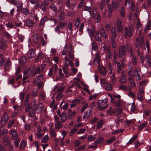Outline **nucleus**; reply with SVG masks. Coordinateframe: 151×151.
<instances>
[{"label": "nucleus", "instance_id": "f257e3e1", "mask_svg": "<svg viewBox=\"0 0 151 151\" xmlns=\"http://www.w3.org/2000/svg\"><path fill=\"white\" fill-rule=\"evenodd\" d=\"M28 101L29 99L25 98L24 102L26 106L25 111L27 112H29V115L32 117L34 115L35 110L37 109V104L34 101L30 103H28Z\"/></svg>", "mask_w": 151, "mask_h": 151}, {"label": "nucleus", "instance_id": "f03ea898", "mask_svg": "<svg viewBox=\"0 0 151 151\" xmlns=\"http://www.w3.org/2000/svg\"><path fill=\"white\" fill-rule=\"evenodd\" d=\"M65 60L64 66L63 68V72L65 74H67L68 73V70L67 68L68 67L69 65L72 67L73 66V62L70 60L67 57H65Z\"/></svg>", "mask_w": 151, "mask_h": 151}, {"label": "nucleus", "instance_id": "7ed1b4c3", "mask_svg": "<svg viewBox=\"0 0 151 151\" xmlns=\"http://www.w3.org/2000/svg\"><path fill=\"white\" fill-rule=\"evenodd\" d=\"M111 33L112 35V36L111 38V42L112 44V47L114 48L116 47V44L115 41V38L116 36V31L115 28L112 27L111 29Z\"/></svg>", "mask_w": 151, "mask_h": 151}, {"label": "nucleus", "instance_id": "20e7f679", "mask_svg": "<svg viewBox=\"0 0 151 151\" xmlns=\"http://www.w3.org/2000/svg\"><path fill=\"white\" fill-rule=\"evenodd\" d=\"M119 81L121 84H124L127 81V79L125 77V74L123 70L121 74L119 77Z\"/></svg>", "mask_w": 151, "mask_h": 151}, {"label": "nucleus", "instance_id": "39448f33", "mask_svg": "<svg viewBox=\"0 0 151 151\" xmlns=\"http://www.w3.org/2000/svg\"><path fill=\"white\" fill-rule=\"evenodd\" d=\"M126 54V47L124 45L120 46L119 51V56L121 57L123 55H125Z\"/></svg>", "mask_w": 151, "mask_h": 151}, {"label": "nucleus", "instance_id": "423d86ee", "mask_svg": "<svg viewBox=\"0 0 151 151\" xmlns=\"http://www.w3.org/2000/svg\"><path fill=\"white\" fill-rule=\"evenodd\" d=\"M125 34L124 37L126 38L127 37V35H128L129 37H131L132 35V28H129L128 30L127 27H125L124 28Z\"/></svg>", "mask_w": 151, "mask_h": 151}, {"label": "nucleus", "instance_id": "0eeeda50", "mask_svg": "<svg viewBox=\"0 0 151 151\" xmlns=\"http://www.w3.org/2000/svg\"><path fill=\"white\" fill-rule=\"evenodd\" d=\"M116 24L117 32H122L123 30V27L122 22L120 19H118L117 20Z\"/></svg>", "mask_w": 151, "mask_h": 151}, {"label": "nucleus", "instance_id": "6e6552de", "mask_svg": "<svg viewBox=\"0 0 151 151\" xmlns=\"http://www.w3.org/2000/svg\"><path fill=\"white\" fill-rule=\"evenodd\" d=\"M8 118L9 116L7 113L4 112L1 121V124L3 125L5 124L8 120Z\"/></svg>", "mask_w": 151, "mask_h": 151}, {"label": "nucleus", "instance_id": "1a4fd4ad", "mask_svg": "<svg viewBox=\"0 0 151 151\" xmlns=\"http://www.w3.org/2000/svg\"><path fill=\"white\" fill-rule=\"evenodd\" d=\"M13 4L16 6L17 8V11H19L22 7V4L19 1H16L15 2L12 3Z\"/></svg>", "mask_w": 151, "mask_h": 151}, {"label": "nucleus", "instance_id": "9d476101", "mask_svg": "<svg viewBox=\"0 0 151 151\" xmlns=\"http://www.w3.org/2000/svg\"><path fill=\"white\" fill-rule=\"evenodd\" d=\"M44 78V75L42 74L37 76L33 81V83L34 84H36L38 82L42 81H41L43 80Z\"/></svg>", "mask_w": 151, "mask_h": 151}, {"label": "nucleus", "instance_id": "9b49d317", "mask_svg": "<svg viewBox=\"0 0 151 151\" xmlns=\"http://www.w3.org/2000/svg\"><path fill=\"white\" fill-rule=\"evenodd\" d=\"M107 101L108 99L106 98L103 100H100L98 101L97 105L98 107L102 106L106 104L107 103Z\"/></svg>", "mask_w": 151, "mask_h": 151}, {"label": "nucleus", "instance_id": "f8f14e48", "mask_svg": "<svg viewBox=\"0 0 151 151\" xmlns=\"http://www.w3.org/2000/svg\"><path fill=\"white\" fill-rule=\"evenodd\" d=\"M100 53L99 52H97L96 54L95 58L93 59V63L95 64V62L96 61L98 65H100Z\"/></svg>", "mask_w": 151, "mask_h": 151}, {"label": "nucleus", "instance_id": "ddd939ff", "mask_svg": "<svg viewBox=\"0 0 151 151\" xmlns=\"http://www.w3.org/2000/svg\"><path fill=\"white\" fill-rule=\"evenodd\" d=\"M107 58L109 60H111L113 57V54L111 52L110 48L109 46L107 47Z\"/></svg>", "mask_w": 151, "mask_h": 151}, {"label": "nucleus", "instance_id": "4468645a", "mask_svg": "<svg viewBox=\"0 0 151 151\" xmlns=\"http://www.w3.org/2000/svg\"><path fill=\"white\" fill-rule=\"evenodd\" d=\"M10 133L12 136V139H15L18 138V134L17 132L14 130H12L10 131Z\"/></svg>", "mask_w": 151, "mask_h": 151}, {"label": "nucleus", "instance_id": "2eb2a0df", "mask_svg": "<svg viewBox=\"0 0 151 151\" xmlns=\"http://www.w3.org/2000/svg\"><path fill=\"white\" fill-rule=\"evenodd\" d=\"M11 65V62L8 59L5 62L4 65V68L5 70H9Z\"/></svg>", "mask_w": 151, "mask_h": 151}, {"label": "nucleus", "instance_id": "dca6fc26", "mask_svg": "<svg viewBox=\"0 0 151 151\" xmlns=\"http://www.w3.org/2000/svg\"><path fill=\"white\" fill-rule=\"evenodd\" d=\"M27 55L28 58L30 59L35 57V54L34 51L32 49L29 50L28 52Z\"/></svg>", "mask_w": 151, "mask_h": 151}, {"label": "nucleus", "instance_id": "f3484780", "mask_svg": "<svg viewBox=\"0 0 151 151\" xmlns=\"http://www.w3.org/2000/svg\"><path fill=\"white\" fill-rule=\"evenodd\" d=\"M68 56L71 60L74 59L75 58L74 55L72 47L70 48V50L68 51Z\"/></svg>", "mask_w": 151, "mask_h": 151}, {"label": "nucleus", "instance_id": "a211bd4d", "mask_svg": "<svg viewBox=\"0 0 151 151\" xmlns=\"http://www.w3.org/2000/svg\"><path fill=\"white\" fill-rule=\"evenodd\" d=\"M112 7L114 9H117L119 6L120 4L117 1H113L112 2Z\"/></svg>", "mask_w": 151, "mask_h": 151}, {"label": "nucleus", "instance_id": "6ab92c4d", "mask_svg": "<svg viewBox=\"0 0 151 151\" xmlns=\"http://www.w3.org/2000/svg\"><path fill=\"white\" fill-rule=\"evenodd\" d=\"M92 111L90 110H88L86 111L84 115H83V119H85L91 115Z\"/></svg>", "mask_w": 151, "mask_h": 151}, {"label": "nucleus", "instance_id": "aec40b11", "mask_svg": "<svg viewBox=\"0 0 151 151\" xmlns=\"http://www.w3.org/2000/svg\"><path fill=\"white\" fill-rule=\"evenodd\" d=\"M98 70L100 73L102 75H105L106 73V70L105 68L104 67H99Z\"/></svg>", "mask_w": 151, "mask_h": 151}, {"label": "nucleus", "instance_id": "412c9836", "mask_svg": "<svg viewBox=\"0 0 151 151\" xmlns=\"http://www.w3.org/2000/svg\"><path fill=\"white\" fill-rule=\"evenodd\" d=\"M34 22L31 20H27L25 21V25L28 27H31L34 25Z\"/></svg>", "mask_w": 151, "mask_h": 151}, {"label": "nucleus", "instance_id": "4be33fe9", "mask_svg": "<svg viewBox=\"0 0 151 151\" xmlns=\"http://www.w3.org/2000/svg\"><path fill=\"white\" fill-rule=\"evenodd\" d=\"M61 118V120L62 122H65L67 120V116L65 112L62 113L61 115L59 116Z\"/></svg>", "mask_w": 151, "mask_h": 151}, {"label": "nucleus", "instance_id": "5701e85b", "mask_svg": "<svg viewBox=\"0 0 151 151\" xmlns=\"http://www.w3.org/2000/svg\"><path fill=\"white\" fill-rule=\"evenodd\" d=\"M88 33L91 37L93 36L94 35L95 33V30L94 27H92L91 29H89Z\"/></svg>", "mask_w": 151, "mask_h": 151}, {"label": "nucleus", "instance_id": "b1692460", "mask_svg": "<svg viewBox=\"0 0 151 151\" xmlns=\"http://www.w3.org/2000/svg\"><path fill=\"white\" fill-rule=\"evenodd\" d=\"M129 81L132 87H136V84L134 82V80L131 78H128Z\"/></svg>", "mask_w": 151, "mask_h": 151}, {"label": "nucleus", "instance_id": "393cba45", "mask_svg": "<svg viewBox=\"0 0 151 151\" xmlns=\"http://www.w3.org/2000/svg\"><path fill=\"white\" fill-rule=\"evenodd\" d=\"M146 62L147 65L150 66L151 65V58L148 55H147L145 57Z\"/></svg>", "mask_w": 151, "mask_h": 151}, {"label": "nucleus", "instance_id": "a878e982", "mask_svg": "<svg viewBox=\"0 0 151 151\" xmlns=\"http://www.w3.org/2000/svg\"><path fill=\"white\" fill-rule=\"evenodd\" d=\"M40 68L39 66H38L35 68V71L32 75V76H34L36 74L40 73Z\"/></svg>", "mask_w": 151, "mask_h": 151}, {"label": "nucleus", "instance_id": "bb28decb", "mask_svg": "<svg viewBox=\"0 0 151 151\" xmlns=\"http://www.w3.org/2000/svg\"><path fill=\"white\" fill-rule=\"evenodd\" d=\"M50 136L52 137H55L56 136V134L55 130L52 128H50Z\"/></svg>", "mask_w": 151, "mask_h": 151}, {"label": "nucleus", "instance_id": "cd10ccee", "mask_svg": "<svg viewBox=\"0 0 151 151\" xmlns=\"http://www.w3.org/2000/svg\"><path fill=\"white\" fill-rule=\"evenodd\" d=\"M116 113L115 111L111 107H109L107 111V114L109 115H111Z\"/></svg>", "mask_w": 151, "mask_h": 151}, {"label": "nucleus", "instance_id": "c85d7f7f", "mask_svg": "<svg viewBox=\"0 0 151 151\" xmlns=\"http://www.w3.org/2000/svg\"><path fill=\"white\" fill-rule=\"evenodd\" d=\"M100 32L101 35L102 37H103L105 38H106L107 37L106 35V34L105 31L103 28H101L100 30Z\"/></svg>", "mask_w": 151, "mask_h": 151}, {"label": "nucleus", "instance_id": "c756f323", "mask_svg": "<svg viewBox=\"0 0 151 151\" xmlns=\"http://www.w3.org/2000/svg\"><path fill=\"white\" fill-rule=\"evenodd\" d=\"M65 15V13L63 11L60 14L58 17V19L60 20H62L64 19Z\"/></svg>", "mask_w": 151, "mask_h": 151}, {"label": "nucleus", "instance_id": "7c9ffc66", "mask_svg": "<svg viewBox=\"0 0 151 151\" xmlns=\"http://www.w3.org/2000/svg\"><path fill=\"white\" fill-rule=\"evenodd\" d=\"M50 8L55 12L56 13L58 10L56 6L53 4H50Z\"/></svg>", "mask_w": 151, "mask_h": 151}, {"label": "nucleus", "instance_id": "2f4dec72", "mask_svg": "<svg viewBox=\"0 0 151 151\" xmlns=\"http://www.w3.org/2000/svg\"><path fill=\"white\" fill-rule=\"evenodd\" d=\"M14 140L13 144L15 145L16 148H17L19 145L20 142L19 139L18 138L15 139H13Z\"/></svg>", "mask_w": 151, "mask_h": 151}, {"label": "nucleus", "instance_id": "473e14b6", "mask_svg": "<svg viewBox=\"0 0 151 151\" xmlns=\"http://www.w3.org/2000/svg\"><path fill=\"white\" fill-rule=\"evenodd\" d=\"M2 142L5 145H7L10 143L9 139L7 137H4L3 139Z\"/></svg>", "mask_w": 151, "mask_h": 151}, {"label": "nucleus", "instance_id": "72a5a7b5", "mask_svg": "<svg viewBox=\"0 0 151 151\" xmlns=\"http://www.w3.org/2000/svg\"><path fill=\"white\" fill-rule=\"evenodd\" d=\"M55 129H60L63 126L62 124L60 122H59L58 123H55Z\"/></svg>", "mask_w": 151, "mask_h": 151}, {"label": "nucleus", "instance_id": "f704fd0d", "mask_svg": "<svg viewBox=\"0 0 151 151\" xmlns=\"http://www.w3.org/2000/svg\"><path fill=\"white\" fill-rule=\"evenodd\" d=\"M47 19V17L46 16H44L40 20V25H43Z\"/></svg>", "mask_w": 151, "mask_h": 151}, {"label": "nucleus", "instance_id": "c9c22d12", "mask_svg": "<svg viewBox=\"0 0 151 151\" xmlns=\"http://www.w3.org/2000/svg\"><path fill=\"white\" fill-rule=\"evenodd\" d=\"M78 102L79 103V101L77 100H74L72 101V104H70V107L72 108L76 107L77 105V102Z\"/></svg>", "mask_w": 151, "mask_h": 151}, {"label": "nucleus", "instance_id": "e433bc0d", "mask_svg": "<svg viewBox=\"0 0 151 151\" xmlns=\"http://www.w3.org/2000/svg\"><path fill=\"white\" fill-rule=\"evenodd\" d=\"M151 26V20L149 21L145 29V31L146 33L147 32V31Z\"/></svg>", "mask_w": 151, "mask_h": 151}, {"label": "nucleus", "instance_id": "4c0bfd02", "mask_svg": "<svg viewBox=\"0 0 151 151\" xmlns=\"http://www.w3.org/2000/svg\"><path fill=\"white\" fill-rule=\"evenodd\" d=\"M21 12L25 15H27L29 14V11L27 8H23L21 10Z\"/></svg>", "mask_w": 151, "mask_h": 151}, {"label": "nucleus", "instance_id": "58836bf2", "mask_svg": "<svg viewBox=\"0 0 151 151\" xmlns=\"http://www.w3.org/2000/svg\"><path fill=\"white\" fill-rule=\"evenodd\" d=\"M115 137H113L106 140V142L108 144H111L116 139Z\"/></svg>", "mask_w": 151, "mask_h": 151}, {"label": "nucleus", "instance_id": "ea45409f", "mask_svg": "<svg viewBox=\"0 0 151 151\" xmlns=\"http://www.w3.org/2000/svg\"><path fill=\"white\" fill-rule=\"evenodd\" d=\"M35 67L36 66L35 65H33L31 68L28 69L29 74H32V75L35 71Z\"/></svg>", "mask_w": 151, "mask_h": 151}, {"label": "nucleus", "instance_id": "a19ab883", "mask_svg": "<svg viewBox=\"0 0 151 151\" xmlns=\"http://www.w3.org/2000/svg\"><path fill=\"white\" fill-rule=\"evenodd\" d=\"M127 75L129 77V78H131L134 77V73L132 71V70H129L127 73Z\"/></svg>", "mask_w": 151, "mask_h": 151}, {"label": "nucleus", "instance_id": "79ce46f5", "mask_svg": "<svg viewBox=\"0 0 151 151\" xmlns=\"http://www.w3.org/2000/svg\"><path fill=\"white\" fill-rule=\"evenodd\" d=\"M27 61L26 58L25 56H22L20 58V62L22 64L25 63Z\"/></svg>", "mask_w": 151, "mask_h": 151}, {"label": "nucleus", "instance_id": "37998d69", "mask_svg": "<svg viewBox=\"0 0 151 151\" xmlns=\"http://www.w3.org/2000/svg\"><path fill=\"white\" fill-rule=\"evenodd\" d=\"M103 122L102 120H100L97 123V128L98 129H100L102 127Z\"/></svg>", "mask_w": 151, "mask_h": 151}, {"label": "nucleus", "instance_id": "c03bdc74", "mask_svg": "<svg viewBox=\"0 0 151 151\" xmlns=\"http://www.w3.org/2000/svg\"><path fill=\"white\" fill-rule=\"evenodd\" d=\"M87 139L88 141L90 142L95 140L96 139V137L93 135H90L88 137Z\"/></svg>", "mask_w": 151, "mask_h": 151}, {"label": "nucleus", "instance_id": "a18cd8bd", "mask_svg": "<svg viewBox=\"0 0 151 151\" xmlns=\"http://www.w3.org/2000/svg\"><path fill=\"white\" fill-rule=\"evenodd\" d=\"M92 52L93 50H94V51H96L97 48V45L95 42H93L92 43Z\"/></svg>", "mask_w": 151, "mask_h": 151}, {"label": "nucleus", "instance_id": "49530a36", "mask_svg": "<svg viewBox=\"0 0 151 151\" xmlns=\"http://www.w3.org/2000/svg\"><path fill=\"white\" fill-rule=\"evenodd\" d=\"M119 88L124 91H127L128 90L127 87L125 85H121L119 86Z\"/></svg>", "mask_w": 151, "mask_h": 151}, {"label": "nucleus", "instance_id": "de8ad7c7", "mask_svg": "<svg viewBox=\"0 0 151 151\" xmlns=\"http://www.w3.org/2000/svg\"><path fill=\"white\" fill-rule=\"evenodd\" d=\"M104 139L102 137H101L97 139L95 142L96 144H100L103 142Z\"/></svg>", "mask_w": 151, "mask_h": 151}, {"label": "nucleus", "instance_id": "09e8293b", "mask_svg": "<svg viewBox=\"0 0 151 151\" xmlns=\"http://www.w3.org/2000/svg\"><path fill=\"white\" fill-rule=\"evenodd\" d=\"M49 138V136L48 135H45L41 140L42 142L43 143L47 142V141Z\"/></svg>", "mask_w": 151, "mask_h": 151}, {"label": "nucleus", "instance_id": "8fccbe9b", "mask_svg": "<svg viewBox=\"0 0 151 151\" xmlns=\"http://www.w3.org/2000/svg\"><path fill=\"white\" fill-rule=\"evenodd\" d=\"M120 14L121 17L123 18L124 17L125 15L124 9L123 7H122L121 9Z\"/></svg>", "mask_w": 151, "mask_h": 151}, {"label": "nucleus", "instance_id": "3c124183", "mask_svg": "<svg viewBox=\"0 0 151 151\" xmlns=\"http://www.w3.org/2000/svg\"><path fill=\"white\" fill-rule=\"evenodd\" d=\"M114 103L116 106L120 107L121 105L120 100H116V101L114 102Z\"/></svg>", "mask_w": 151, "mask_h": 151}, {"label": "nucleus", "instance_id": "603ef678", "mask_svg": "<svg viewBox=\"0 0 151 151\" xmlns=\"http://www.w3.org/2000/svg\"><path fill=\"white\" fill-rule=\"evenodd\" d=\"M142 94H141L139 93H138L137 94V99L139 101H142L143 99V96L142 95Z\"/></svg>", "mask_w": 151, "mask_h": 151}, {"label": "nucleus", "instance_id": "864d4df0", "mask_svg": "<svg viewBox=\"0 0 151 151\" xmlns=\"http://www.w3.org/2000/svg\"><path fill=\"white\" fill-rule=\"evenodd\" d=\"M67 49H68V47H67V45H65V46L64 47L63 50V52L62 53V55H66V53L67 51Z\"/></svg>", "mask_w": 151, "mask_h": 151}, {"label": "nucleus", "instance_id": "5fc2aeb1", "mask_svg": "<svg viewBox=\"0 0 151 151\" xmlns=\"http://www.w3.org/2000/svg\"><path fill=\"white\" fill-rule=\"evenodd\" d=\"M83 10L88 12L90 14H91V8L90 6H85L84 7Z\"/></svg>", "mask_w": 151, "mask_h": 151}, {"label": "nucleus", "instance_id": "6e6d98bb", "mask_svg": "<svg viewBox=\"0 0 151 151\" xmlns=\"http://www.w3.org/2000/svg\"><path fill=\"white\" fill-rule=\"evenodd\" d=\"M76 112L75 111H74L71 113L70 114H68V118L69 119L72 118L76 114Z\"/></svg>", "mask_w": 151, "mask_h": 151}, {"label": "nucleus", "instance_id": "4d7b16f0", "mask_svg": "<svg viewBox=\"0 0 151 151\" xmlns=\"http://www.w3.org/2000/svg\"><path fill=\"white\" fill-rule=\"evenodd\" d=\"M106 86L105 88V89L106 90H108V91H111L112 89V86L111 85V84H106Z\"/></svg>", "mask_w": 151, "mask_h": 151}, {"label": "nucleus", "instance_id": "13d9d810", "mask_svg": "<svg viewBox=\"0 0 151 151\" xmlns=\"http://www.w3.org/2000/svg\"><path fill=\"white\" fill-rule=\"evenodd\" d=\"M147 124L146 123H144L141 124L139 127V130H142L146 125Z\"/></svg>", "mask_w": 151, "mask_h": 151}, {"label": "nucleus", "instance_id": "bf43d9fd", "mask_svg": "<svg viewBox=\"0 0 151 151\" xmlns=\"http://www.w3.org/2000/svg\"><path fill=\"white\" fill-rule=\"evenodd\" d=\"M139 91L141 94H144V89L142 86H140L139 87Z\"/></svg>", "mask_w": 151, "mask_h": 151}, {"label": "nucleus", "instance_id": "052dcab7", "mask_svg": "<svg viewBox=\"0 0 151 151\" xmlns=\"http://www.w3.org/2000/svg\"><path fill=\"white\" fill-rule=\"evenodd\" d=\"M51 69H52V70H54V72H55V73H56L58 70V68L57 67V66L56 65H54L51 68Z\"/></svg>", "mask_w": 151, "mask_h": 151}, {"label": "nucleus", "instance_id": "680f3d73", "mask_svg": "<svg viewBox=\"0 0 151 151\" xmlns=\"http://www.w3.org/2000/svg\"><path fill=\"white\" fill-rule=\"evenodd\" d=\"M108 106V105H106L103 106H100L98 107V109L99 111H102L106 109Z\"/></svg>", "mask_w": 151, "mask_h": 151}, {"label": "nucleus", "instance_id": "e2e57ef3", "mask_svg": "<svg viewBox=\"0 0 151 151\" xmlns=\"http://www.w3.org/2000/svg\"><path fill=\"white\" fill-rule=\"evenodd\" d=\"M97 12L95 9H93L92 13V17L93 19H95L96 17Z\"/></svg>", "mask_w": 151, "mask_h": 151}, {"label": "nucleus", "instance_id": "0e129e2a", "mask_svg": "<svg viewBox=\"0 0 151 151\" xmlns=\"http://www.w3.org/2000/svg\"><path fill=\"white\" fill-rule=\"evenodd\" d=\"M7 146L8 147V149L10 151H13V148L12 144L10 143Z\"/></svg>", "mask_w": 151, "mask_h": 151}, {"label": "nucleus", "instance_id": "69168bd1", "mask_svg": "<svg viewBox=\"0 0 151 151\" xmlns=\"http://www.w3.org/2000/svg\"><path fill=\"white\" fill-rule=\"evenodd\" d=\"M14 120H12L10 121L8 123V127L9 128H11L12 127L13 124H14Z\"/></svg>", "mask_w": 151, "mask_h": 151}, {"label": "nucleus", "instance_id": "338daca9", "mask_svg": "<svg viewBox=\"0 0 151 151\" xmlns=\"http://www.w3.org/2000/svg\"><path fill=\"white\" fill-rule=\"evenodd\" d=\"M25 145V141L24 140H22L20 143V149H22L23 148L24 146Z\"/></svg>", "mask_w": 151, "mask_h": 151}, {"label": "nucleus", "instance_id": "774afa93", "mask_svg": "<svg viewBox=\"0 0 151 151\" xmlns=\"http://www.w3.org/2000/svg\"><path fill=\"white\" fill-rule=\"evenodd\" d=\"M132 63L134 65H136L137 64V58L134 57L132 59Z\"/></svg>", "mask_w": 151, "mask_h": 151}]
</instances>
